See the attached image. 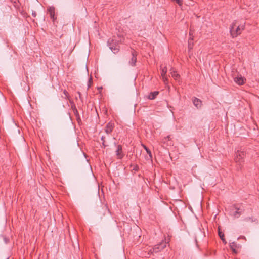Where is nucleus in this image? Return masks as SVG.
Masks as SVG:
<instances>
[{"label": "nucleus", "instance_id": "1", "mask_svg": "<svg viewBox=\"0 0 259 259\" xmlns=\"http://www.w3.org/2000/svg\"><path fill=\"white\" fill-rule=\"evenodd\" d=\"M236 24V21H235L232 23L230 28V32L233 37H236L239 35L241 32V31L244 30L245 28L244 24L239 25L237 26Z\"/></svg>", "mask_w": 259, "mask_h": 259}, {"label": "nucleus", "instance_id": "2", "mask_svg": "<svg viewBox=\"0 0 259 259\" xmlns=\"http://www.w3.org/2000/svg\"><path fill=\"white\" fill-rule=\"evenodd\" d=\"M244 209L241 207L234 206L230 211V215L235 218H239L243 213Z\"/></svg>", "mask_w": 259, "mask_h": 259}, {"label": "nucleus", "instance_id": "3", "mask_svg": "<svg viewBox=\"0 0 259 259\" xmlns=\"http://www.w3.org/2000/svg\"><path fill=\"white\" fill-rule=\"evenodd\" d=\"M109 48L114 53H117L119 50V46H118V41H114L113 39L109 40L108 41Z\"/></svg>", "mask_w": 259, "mask_h": 259}, {"label": "nucleus", "instance_id": "4", "mask_svg": "<svg viewBox=\"0 0 259 259\" xmlns=\"http://www.w3.org/2000/svg\"><path fill=\"white\" fill-rule=\"evenodd\" d=\"M116 155L118 159H122L124 156V154L122 151V146L118 145L117 147V149L115 151Z\"/></svg>", "mask_w": 259, "mask_h": 259}, {"label": "nucleus", "instance_id": "5", "mask_svg": "<svg viewBox=\"0 0 259 259\" xmlns=\"http://www.w3.org/2000/svg\"><path fill=\"white\" fill-rule=\"evenodd\" d=\"M244 78L241 75L234 77V81L239 85H242L244 83Z\"/></svg>", "mask_w": 259, "mask_h": 259}, {"label": "nucleus", "instance_id": "6", "mask_svg": "<svg viewBox=\"0 0 259 259\" xmlns=\"http://www.w3.org/2000/svg\"><path fill=\"white\" fill-rule=\"evenodd\" d=\"M48 11L49 13L50 16L51 18L52 19L53 21L56 19V17L55 16V8L53 7H50L48 8Z\"/></svg>", "mask_w": 259, "mask_h": 259}, {"label": "nucleus", "instance_id": "7", "mask_svg": "<svg viewBox=\"0 0 259 259\" xmlns=\"http://www.w3.org/2000/svg\"><path fill=\"white\" fill-rule=\"evenodd\" d=\"M166 246V243H162L160 244H158L157 245L155 246L153 248V250L154 252H158L163 249H164Z\"/></svg>", "mask_w": 259, "mask_h": 259}, {"label": "nucleus", "instance_id": "8", "mask_svg": "<svg viewBox=\"0 0 259 259\" xmlns=\"http://www.w3.org/2000/svg\"><path fill=\"white\" fill-rule=\"evenodd\" d=\"M113 127H114L113 123H112L111 122L108 123L106 125V128L105 130L106 133L107 135H109V134H110L113 130Z\"/></svg>", "mask_w": 259, "mask_h": 259}, {"label": "nucleus", "instance_id": "9", "mask_svg": "<svg viewBox=\"0 0 259 259\" xmlns=\"http://www.w3.org/2000/svg\"><path fill=\"white\" fill-rule=\"evenodd\" d=\"M245 155V153L243 151L239 152L237 151L236 153V157L235 158V160L236 162H239V160L243 158L244 155Z\"/></svg>", "mask_w": 259, "mask_h": 259}, {"label": "nucleus", "instance_id": "10", "mask_svg": "<svg viewBox=\"0 0 259 259\" xmlns=\"http://www.w3.org/2000/svg\"><path fill=\"white\" fill-rule=\"evenodd\" d=\"M193 103L195 106L199 108L201 106V101L200 99L197 98H194L193 99Z\"/></svg>", "mask_w": 259, "mask_h": 259}, {"label": "nucleus", "instance_id": "11", "mask_svg": "<svg viewBox=\"0 0 259 259\" xmlns=\"http://www.w3.org/2000/svg\"><path fill=\"white\" fill-rule=\"evenodd\" d=\"M166 72H167V68L166 67H165L162 69L161 72V76H162L163 81L165 83H167V79L165 76Z\"/></svg>", "mask_w": 259, "mask_h": 259}, {"label": "nucleus", "instance_id": "12", "mask_svg": "<svg viewBox=\"0 0 259 259\" xmlns=\"http://www.w3.org/2000/svg\"><path fill=\"white\" fill-rule=\"evenodd\" d=\"M132 57L131 60L129 61V64L133 66L135 65L136 62L137 61V58L133 52L132 53Z\"/></svg>", "mask_w": 259, "mask_h": 259}, {"label": "nucleus", "instance_id": "13", "mask_svg": "<svg viewBox=\"0 0 259 259\" xmlns=\"http://www.w3.org/2000/svg\"><path fill=\"white\" fill-rule=\"evenodd\" d=\"M159 94V92L154 91L153 92H151L148 96V99L150 100H153L155 98L156 96Z\"/></svg>", "mask_w": 259, "mask_h": 259}, {"label": "nucleus", "instance_id": "14", "mask_svg": "<svg viewBox=\"0 0 259 259\" xmlns=\"http://www.w3.org/2000/svg\"><path fill=\"white\" fill-rule=\"evenodd\" d=\"M238 245H239L237 244L234 242H233L230 244V248L233 250V251L235 253H237V251H236V248H237L238 247Z\"/></svg>", "mask_w": 259, "mask_h": 259}, {"label": "nucleus", "instance_id": "15", "mask_svg": "<svg viewBox=\"0 0 259 259\" xmlns=\"http://www.w3.org/2000/svg\"><path fill=\"white\" fill-rule=\"evenodd\" d=\"M170 70L172 77L175 79L177 80L180 77V75L178 73H176V72L174 71L172 68Z\"/></svg>", "mask_w": 259, "mask_h": 259}, {"label": "nucleus", "instance_id": "16", "mask_svg": "<svg viewBox=\"0 0 259 259\" xmlns=\"http://www.w3.org/2000/svg\"><path fill=\"white\" fill-rule=\"evenodd\" d=\"M143 147L146 151L147 153L148 154L150 158H152V153H151L150 150L145 145H143Z\"/></svg>", "mask_w": 259, "mask_h": 259}, {"label": "nucleus", "instance_id": "17", "mask_svg": "<svg viewBox=\"0 0 259 259\" xmlns=\"http://www.w3.org/2000/svg\"><path fill=\"white\" fill-rule=\"evenodd\" d=\"M1 237L3 239L4 242L5 243V244H7V243H9V238H8L7 237H6V236H3V235H1Z\"/></svg>", "mask_w": 259, "mask_h": 259}, {"label": "nucleus", "instance_id": "18", "mask_svg": "<svg viewBox=\"0 0 259 259\" xmlns=\"http://www.w3.org/2000/svg\"><path fill=\"white\" fill-rule=\"evenodd\" d=\"M244 220L246 222H253V218L250 217L245 218Z\"/></svg>", "mask_w": 259, "mask_h": 259}, {"label": "nucleus", "instance_id": "19", "mask_svg": "<svg viewBox=\"0 0 259 259\" xmlns=\"http://www.w3.org/2000/svg\"><path fill=\"white\" fill-rule=\"evenodd\" d=\"M218 234L220 238L224 237V233L221 231L220 228L218 229Z\"/></svg>", "mask_w": 259, "mask_h": 259}, {"label": "nucleus", "instance_id": "20", "mask_svg": "<svg viewBox=\"0 0 259 259\" xmlns=\"http://www.w3.org/2000/svg\"><path fill=\"white\" fill-rule=\"evenodd\" d=\"M171 1L173 2H175L179 6H181L182 5V0H171Z\"/></svg>", "mask_w": 259, "mask_h": 259}, {"label": "nucleus", "instance_id": "21", "mask_svg": "<svg viewBox=\"0 0 259 259\" xmlns=\"http://www.w3.org/2000/svg\"><path fill=\"white\" fill-rule=\"evenodd\" d=\"M105 136H102L101 137V140L103 142L102 144H103V145L104 146V147H105L106 146V145L105 144Z\"/></svg>", "mask_w": 259, "mask_h": 259}, {"label": "nucleus", "instance_id": "22", "mask_svg": "<svg viewBox=\"0 0 259 259\" xmlns=\"http://www.w3.org/2000/svg\"><path fill=\"white\" fill-rule=\"evenodd\" d=\"M92 82V78H91V77H90V78H89V83L88 84V88H90V84H91V83Z\"/></svg>", "mask_w": 259, "mask_h": 259}, {"label": "nucleus", "instance_id": "23", "mask_svg": "<svg viewBox=\"0 0 259 259\" xmlns=\"http://www.w3.org/2000/svg\"><path fill=\"white\" fill-rule=\"evenodd\" d=\"M32 15L34 17H36V13L35 11H32Z\"/></svg>", "mask_w": 259, "mask_h": 259}, {"label": "nucleus", "instance_id": "24", "mask_svg": "<svg viewBox=\"0 0 259 259\" xmlns=\"http://www.w3.org/2000/svg\"><path fill=\"white\" fill-rule=\"evenodd\" d=\"M134 170H135V171H137L138 169H139V167H138V165H136L134 167Z\"/></svg>", "mask_w": 259, "mask_h": 259}, {"label": "nucleus", "instance_id": "25", "mask_svg": "<svg viewBox=\"0 0 259 259\" xmlns=\"http://www.w3.org/2000/svg\"><path fill=\"white\" fill-rule=\"evenodd\" d=\"M63 93H64V95H65V96L66 97H68V93H67V92L66 90H64Z\"/></svg>", "mask_w": 259, "mask_h": 259}, {"label": "nucleus", "instance_id": "26", "mask_svg": "<svg viewBox=\"0 0 259 259\" xmlns=\"http://www.w3.org/2000/svg\"><path fill=\"white\" fill-rule=\"evenodd\" d=\"M221 240L223 241V242L226 244L227 243V242L226 241L225 238H224V237H222V238H221Z\"/></svg>", "mask_w": 259, "mask_h": 259}, {"label": "nucleus", "instance_id": "27", "mask_svg": "<svg viewBox=\"0 0 259 259\" xmlns=\"http://www.w3.org/2000/svg\"><path fill=\"white\" fill-rule=\"evenodd\" d=\"M188 46H189V48L190 49L191 48V47H190V41H189L188 42Z\"/></svg>", "mask_w": 259, "mask_h": 259}, {"label": "nucleus", "instance_id": "28", "mask_svg": "<svg viewBox=\"0 0 259 259\" xmlns=\"http://www.w3.org/2000/svg\"><path fill=\"white\" fill-rule=\"evenodd\" d=\"M78 94H79V98H80V99H81V94H80V93L79 92H78Z\"/></svg>", "mask_w": 259, "mask_h": 259}, {"label": "nucleus", "instance_id": "29", "mask_svg": "<svg viewBox=\"0 0 259 259\" xmlns=\"http://www.w3.org/2000/svg\"><path fill=\"white\" fill-rule=\"evenodd\" d=\"M102 89V87H100V88H98V89H99V90H100V89Z\"/></svg>", "mask_w": 259, "mask_h": 259}]
</instances>
